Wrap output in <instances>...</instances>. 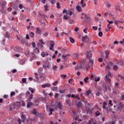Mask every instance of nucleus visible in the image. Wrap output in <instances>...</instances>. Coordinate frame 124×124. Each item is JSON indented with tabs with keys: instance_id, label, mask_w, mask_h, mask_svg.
Returning <instances> with one entry per match:
<instances>
[{
	"instance_id": "34",
	"label": "nucleus",
	"mask_w": 124,
	"mask_h": 124,
	"mask_svg": "<svg viewBox=\"0 0 124 124\" xmlns=\"http://www.w3.org/2000/svg\"><path fill=\"white\" fill-rule=\"evenodd\" d=\"M20 104H22V106H26V104L25 103V102H24V101H20Z\"/></svg>"
},
{
	"instance_id": "64",
	"label": "nucleus",
	"mask_w": 124,
	"mask_h": 124,
	"mask_svg": "<svg viewBox=\"0 0 124 124\" xmlns=\"http://www.w3.org/2000/svg\"><path fill=\"white\" fill-rule=\"evenodd\" d=\"M30 93L29 91H27L26 93H25V95H29V94H30Z\"/></svg>"
},
{
	"instance_id": "36",
	"label": "nucleus",
	"mask_w": 124,
	"mask_h": 124,
	"mask_svg": "<svg viewBox=\"0 0 124 124\" xmlns=\"http://www.w3.org/2000/svg\"><path fill=\"white\" fill-rule=\"evenodd\" d=\"M29 91H30V92H31V93H34V91H33V90L31 88V87H30L29 88Z\"/></svg>"
},
{
	"instance_id": "57",
	"label": "nucleus",
	"mask_w": 124,
	"mask_h": 124,
	"mask_svg": "<svg viewBox=\"0 0 124 124\" xmlns=\"http://www.w3.org/2000/svg\"><path fill=\"white\" fill-rule=\"evenodd\" d=\"M69 24H73V20H72V19H70L69 20Z\"/></svg>"
},
{
	"instance_id": "40",
	"label": "nucleus",
	"mask_w": 124,
	"mask_h": 124,
	"mask_svg": "<svg viewBox=\"0 0 124 124\" xmlns=\"http://www.w3.org/2000/svg\"><path fill=\"white\" fill-rule=\"evenodd\" d=\"M31 55L32 56V58L31 59V60H33V59H34V58H35V55H34V53H31Z\"/></svg>"
},
{
	"instance_id": "59",
	"label": "nucleus",
	"mask_w": 124,
	"mask_h": 124,
	"mask_svg": "<svg viewBox=\"0 0 124 124\" xmlns=\"http://www.w3.org/2000/svg\"><path fill=\"white\" fill-rule=\"evenodd\" d=\"M119 22H120V21H116L115 22V24L117 26L118 28V24H119Z\"/></svg>"
},
{
	"instance_id": "7",
	"label": "nucleus",
	"mask_w": 124,
	"mask_h": 124,
	"mask_svg": "<svg viewBox=\"0 0 124 124\" xmlns=\"http://www.w3.org/2000/svg\"><path fill=\"white\" fill-rule=\"evenodd\" d=\"M14 50L16 51V52H20V51H22V50H23V48L19 46H16L14 48Z\"/></svg>"
},
{
	"instance_id": "50",
	"label": "nucleus",
	"mask_w": 124,
	"mask_h": 124,
	"mask_svg": "<svg viewBox=\"0 0 124 124\" xmlns=\"http://www.w3.org/2000/svg\"><path fill=\"white\" fill-rule=\"evenodd\" d=\"M98 35L100 37H101L102 36V31L99 32Z\"/></svg>"
},
{
	"instance_id": "63",
	"label": "nucleus",
	"mask_w": 124,
	"mask_h": 124,
	"mask_svg": "<svg viewBox=\"0 0 124 124\" xmlns=\"http://www.w3.org/2000/svg\"><path fill=\"white\" fill-rule=\"evenodd\" d=\"M32 46H33V48H35V46H36V45H35V43L33 42V43H32Z\"/></svg>"
},
{
	"instance_id": "32",
	"label": "nucleus",
	"mask_w": 124,
	"mask_h": 124,
	"mask_svg": "<svg viewBox=\"0 0 124 124\" xmlns=\"http://www.w3.org/2000/svg\"><path fill=\"white\" fill-rule=\"evenodd\" d=\"M21 43H22V44H25L26 43V40H25V39H22L21 40Z\"/></svg>"
},
{
	"instance_id": "54",
	"label": "nucleus",
	"mask_w": 124,
	"mask_h": 124,
	"mask_svg": "<svg viewBox=\"0 0 124 124\" xmlns=\"http://www.w3.org/2000/svg\"><path fill=\"white\" fill-rule=\"evenodd\" d=\"M24 6H23L22 4H19V8L20 9H22V8H23Z\"/></svg>"
},
{
	"instance_id": "52",
	"label": "nucleus",
	"mask_w": 124,
	"mask_h": 124,
	"mask_svg": "<svg viewBox=\"0 0 124 124\" xmlns=\"http://www.w3.org/2000/svg\"><path fill=\"white\" fill-rule=\"evenodd\" d=\"M67 56H68V55H67V54H66V55H62V58H63V59H66V57H67Z\"/></svg>"
},
{
	"instance_id": "46",
	"label": "nucleus",
	"mask_w": 124,
	"mask_h": 124,
	"mask_svg": "<svg viewBox=\"0 0 124 124\" xmlns=\"http://www.w3.org/2000/svg\"><path fill=\"white\" fill-rule=\"evenodd\" d=\"M32 97H33V95H32V94H31L30 95V98H29L30 100H29V101H31V99H32Z\"/></svg>"
},
{
	"instance_id": "45",
	"label": "nucleus",
	"mask_w": 124,
	"mask_h": 124,
	"mask_svg": "<svg viewBox=\"0 0 124 124\" xmlns=\"http://www.w3.org/2000/svg\"><path fill=\"white\" fill-rule=\"evenodd\" d=\"M4 37L5 38H8V37H9V36H8V32H6V34L4 35Z\"/></svg>"
},
{
	"instance_id": "55",
	"label": "nucleus",
	"mask_w": 124,
	"mask_h": 124,
	"mask_svg": "<svg viewBox=\"0 0 124 124\" xmlns=\"http://www.w3.org/2000/svg\"><path fill=\"white\" fill-rule=\"evenodd\" d=\"M62 36H63V34H66V35H67V33H65V32H62L61 33Z\"/></svg>"
},
{
	"instance_id": "35",
	"label": "nucleus",
	"mask_w": 124,
	"mask_h": 124,
	"mask_svg": "<svg viewBox=\"0 0 124 124\" xmlns=\"http://www.w3.org/2000/svg\"><path fill=\"white\" fill-rule=\"evenodd\" d=\"M60 4V2L57 3V6H56L57 8H58V9L61 8V5Z\"/></svg>"
},
{
	"instance_id": "25",
	"label": "nucleus",
	"mask_w": 124,
	"mask_h": 124,
	"mask_svg": "<svg viewBox=\"0 0 124 124\" xmlns=\"http://www.w3.org/2000/svg\"><path fill=\"white\" fill-rule=\"evenodd\" d=\"M118 68H119V67H118V65H114L113 66V70H118Z\"/></svg>"
},
{
	"instance_id": "15",
	"label": "nucleus",
	"mask_w": 124,
	"mask_h": 124,
	"mask_svg": "<svg viewBox=\"0 0 124 124\" xmlns=\"http://www.w3.org/2000/svg\"><path fill=\"white\" fill-rule=\"evenodd\" d=\"M54 111H55V109H54V108H49V112H50L49 113V115L50 116V115H52V114H53V112H54Z\"/></svg>"
},
{
	"instance_id": "6",
	"label": "nucleus",
	"mask_w": 124,
	"mask_h": 124,
	"mask_svg": "<svg viewBox=\"0 0 124 124\" xmlns=\"http://www.w3.org/2000/svg\"><path fill=\"white\" fill-rule=\"evenodd\" d=\"M123 108H124V104H122V103H120L118 106V110L119 111H122Z\"/></svg>"
},
{
	"instance_id": "28",
	"label": "nucleus",
	"mask_w": 124,
	"mask_h": 124,
	"mask_svg": "<svg viewBox=\"0 0 124 124\" xmlns=\"http://www.w3.org/2000/svg\"><path fill=\"white\" fill-rule=\"evenodd\" d=\"M61 78H62V79H65V78L67 77V76H66V75H61Z\"/></svg>"
},
{
	"instance_id": "22",
	"label": "nucleus",
	"mask_w": 124,
	"mask_h": 124,
	"mask_svg": "<svg viewBox=\"0 0 124 124\" xmlns=\"http://www.w3.org/2000/svg\"><path fill=\"white\" fill-rule=\"evenodd\" d=\"M20 64H21L22 65L25 64V60L22 59L20 62Z\"/></svg>"
},
{
	"instance_id": "47",
	"label": "nucleus",
	"mask_w": 124,
	"mask_h": 124,
	"mask_svg": "<svg viewBox=\"0 0 124 124\" xmlns=\"http://www.w3.org/2000/svg\"><path fill=\"white\" fill-rule=\"evenodd\" d=\"M66 103H67L68 105H70V101L69 100H66Z\"/></svg>"
},
{
	"instance_id": "62",
	"label": "nucleus",
	"mask_w": 124,
	"mask_h": 124,
	"mask_svg": "<svg viewBox=\"0 0 124 124\" xmlns=\"http://www.w3.org/2000/svg\"><path fill=\"white\" fill-rule=\"evenodd\" d=\"M58 96H59V93H56L55 95V98H58Z\"/></svg>"
},
{
	"instance_id": "44",
	"label": "nucleus",
	"mask_w": 124,
	"mask_h": 124,
	"mask_svg": "<svg viewBox=\"0 0 124 124\" xmlns=\"http://www.w3.org/2000/svg\"><path fill=\"white\" fill-rule=\"evenodd\" d=\"M15 92H12V93H11L10 95H11V97H12V96H14V95H15Z\"/></svg>"
},
{
	"instance_id": "20",
	"label": "nucleus",
	"mask_w": 124,
	"mask_h": 124,
	"mask_svg": "<svg viewBox=\"0 0 124 124\" xmlns=\"http://www.w3.org/2000/svg\"><path fill=\"white\" fill-rule=\"evenodd\" d=\"M81 6H77V7H76V9H77V10H78V12H80V11H81Z\"/></svg>"
},
{
	"instance_id": "17",
	"label": "nucleus",
	"mask_w": 124,
	"mask_h": 124,
	"mask_svg": "<svg viewBox=\"0 0 124 124\" xmlns=\"http://www.w3.org/2000/svg\"><path fill=\"white\" fill-rule=\"evenodd\" d=\"M82 16L84 17V19L86 20V21L88 20V17L87 16V15L84 13L82 14Z\"/></svg>"
},
{
	"instance_id": "37",
	"label": "nucleus",
	"mask_w": 124,
	"mask_h": 124,
	"mask_svg": "<svg viewBox=\"0 0 124 124\" xmlns=\"http://www.w3.org/2000/svg\"><path fill=\"white\" fill-rule=\"evenodd\" d=\"M58 83H59V81L58 80H56L53 83V86H57L58 85Z\"/></svg>"
},
{
	"instance_id": "60",
	"label": "nucleus",
	"mask_w": 124,
	"mask_h": 124,
	"mask_svg": "<svg viewBox=\"0 0 124 124\" xmlns=\"http://www.w3.org/2000/svg\"><path fill=\"white\" fill-rule=\"evenodd\" d=\"M79 31V28L78 27L76 28L75 29V32H77V31Z\"/></svg>"
},
{
	"instance_id": "23",
	"label": "nucleus",
	"mask_w": 124,
	"mask_h": 124,
	"mask_svg": "<svg viewBox=\"0 0 124 124\" xmlns=\"http://www.w3.org/2000/svg\"><path fill=\"white\" fill-rule=\"evenodd\" d=\"M70 41L71 43H74V42H75L74 39L71 37H70Z\"/></svg>"
},
{
	"instance_id": "10",
	"label": "nucleus",
	"mask_w": 124,
	"mask_h": 124,
	"mask_svg": "<svg viewBox=\"0 0 124 124\" xmlns=\"http://www.w3.org/2000/svg\"><path fill=\"white\" fill-rule=\"evenodd\" d=\"M85 40H89V38L87 35L82 37V41H83V42H85Z\"/></svg>"
},
{
	"instance_id": "58",
	"label": "nucleus",
	"mask_w": 124,
	"mask_h": 124,
	"mask_svg": "<svg viewBox=\"0 0 124 124\" xmlns=\"http://www.w3.org/2000/svg\"><path fill=\"white\" fill-rule=\"evenodd\" d=\"M93 30H94V31H97V27H96V26H93Z\"/></svg>"
},
{
	"instance_id": "42",
	"label": "nucleus",
	"mask_w": 124,
	"mask_h": 124,
	"mask_svg": "<svg viewBox=\"0 0 124 124\" xmlns=\"http://www.w3.org/2000/svg\"><path fill=\"white\" fill-rule=\"evenodd\" d=\"M78 107H81L82 106V103L81 102H79L77 105Z\"/></svg>"
},
{
	"instance_id": "18",
	"label": "nucleus",
	"mask_w": 124,
	"mask_h": 124,
	"mask_svg": "<svg viewBox=\"0 0 124 124\" xmlns=\"http://www.w3.org/2000/svg\"><path fill=\"white\" fill-rule=\"evenodd\" d=\"M32 102H28L27 103V108H30L31 107V106H32Z\"/></svg>"
},
{
	"instance_id": "56",
	"label": "nucleus",
	"mask_w": 124,
	"mask_h": 124,
	"mask_svg": "<svg viewBox=\"0 0 124 124\" xmlns=\"http://www.w3.org/2000/svg\"><path fill=\"white\" fill-rule=\"evenodd\" d=\"M44 8H45V10H46V11H47V8H48V5H45L44 6Z\"/></svg>"
},
{
	"instance_id": "1",
	"label": "nucleus",
	"mask_w": 124,
	"mask_h": 124,
	"mask_svg": "<svg viewBox=\"0 0 124 124\" xmlns=\"http://www.w3.org/2000/svg\"><path fill=\"white\" fill-rule=\"evenodd\" d=\"M92 57H93V54L91 51H89L86 55V59L89 60V62H88V66L89 67H91V66H93V59H91Z\"/></svg>"
},
{
	"instance_id": "41",
	"label": "nucleus",
	"mask_w": 124,
	"mask_h": 124,
	"mask_svg": "<svg viewBox=\"0 0 124 124\" xmlns=\"http://www.w3.org/2000/svg\"><path fill=\"white\" fill-rule=\"evenodd\" d=\"M88 28H86L84 31H83V32H84V33H88Z\"/></svg>"
},
{
	"instance_id": "21",
	"label": "nucleus",
	"mask_w": 124,
	"mask_h": 124,
	"mask_svg": "<svg viewBox=\"0 0 124 124\" xmlns=\"http://www.w3.org/2000/svg\"><path fill=\"white\" fill-rule=\"evenodd\" d=\"M50 89L51 91H57L58 90V87H52Z\"/></svg>"
},
{
	"instance_id": "49",
	"label": "nucleus",
	"mask_w": 124,
	"mask_h": 124,
	"mask_svg": "<svg viewBox=\"0 0 124 124\" xmlns=\"http://www.w3.org/2000/svg\"><path fill=\"white\" fill-rule=\"evenodd\" d=\"M65 92V90H59V93H63Z\"/></svg>"
},
{
	"instance_id": "5",
	"label": "nucleus",
	"mask_w": 124,
	"mask_h": 124,
	"mask_svg": "<svg viewBox=\"0 0 124 124\" xmlns=\"http://www.w3.org/2000/svg\"><path fill=\"white\" fill-rule=\"evenodd\" d=\"M49 64L50 62H49L48 61H46L45 62V64L43 65V67H45V68H49Z\"/></svg>"
},
{
	"instance_id": "48",
	"label": "nucleus",
	"mask_w": 124,
	"mask_h": 124,
	"mask_svg": "<svg viewBox=\"0 0 124 124\" xmlns=\"http://www.w3.org/2000/svg\"><path fill=\"white\" fill-rule=\"evenodd\" d=\"M22 81L23 83H26V82H27V79L26 78H22Z\"/></svg>"
},
{
	"instance_id": "30",
	"label": "nucleus",
	"mask_w": 124,
	"mask_h": 124,
	"mask_svg": "<svg viewBox=\"0 0 124 124\" xmlns=\"http://www.w3.org/2000/svg\"><path fill=\"white\" fill-rule=\"evenodd\" d=\"M85 94L88 96L89 94H91V91H86Z\"/></svg>"
},
{
	"instance_id": "39",
	"label": "nucleus",
	"mask_w": 124,
	"mask_h": 124,
	"mask_svg": "<svg viewBox=\"0 0 124 124\" xmlns=\"http://www.w3.org/2000/svg\"><path fill=\"white\" fill-rule=\"evenodd\" d=\"M4 5H6V1H2V6H4Z\"/></svg>"
},
{
	"instance_id": "33",
	"label": "nucleus",
	"mask_w": 124,
	"mask_h": 124,
	"mask_svg": "<svg viewBox=\"0 0 124 124\" xmlns=\"http://www.w3.org/2000/svg\"><path fill=\"white\" fill-rule=\"evenodd\" d=\"M100 81V78L98 77V78H95V82H99Z\"/></svg>"
},
{
	"instance_id": "38",
	"label": "nucleus",
	"mask_w": 124,
	"mask_h": 124,
	"mask_svg": "<svg viewBox=\"0 0 124 124\" xmlns=\"http://www.w3.org/2000/svg\"><path fill=\"white\" fill-rule=\"evenodd\" d=\"M63 19H64V20H68V16H67V15H64L63 16Z\"/></svg>"
},
{
	"instance_id": "16",
	"label": "nucleus",
	"mask_w": 124,
	"mask_h": 124,
	"mask_svg": "<svg viewBox=\"0 0 124 124\" xmlns=\"http://www.w3.org/2000/svg\"><path fill=\"white\" fill-rule=\"evenodd\" d=\"M32 113L35 116H38V112H36V109H34V110L32 111Z\"/></svg>"
},
{
	"instance_id": "12",
	"label": "nucleus",
	"mask_w": 124,
	"mask_h": 124,
	"mask_svg": "<svg viewBox=\"0 0 124 124\" xmlns=\"http://www.w3.org/2000/svg\"><path fill=\"white\" fill-rule=\"evenodd\" d=\"M106 105H107V103L106 102H104L103 105V109H106V110H107V112H108L109 110H108V108H106Z\"/></svg>"
},
{
	"instance_id": "26",
	"label": "nucleus",
	"mask_w": 124,
	"mask_h": 124,
	"mask_svg": "<svg viewBox=\"0 0 124 124\" xmlns=\"http://www.w3.org/2000/svg\"><path fill=\"white\" fill-rule=\"evenodd\" d=\"M83 81L85 83H88V81H89V78L86 77L84 78Z\"/></svg>"
},
{
	"instance_id": "11",
	"label": "nucleus",
	"mask_w": 124,
	"mask_h": 124,
	"mask_svg": "<svg viewBox=\"0 0 124 124\" xmlns=\"http://www.w3.org/2000/svg\"><path fill=\"white\" fill-rule=\"evenodd\" d=\"M79 55L77 53L74 54L73 55V58L75 59V60H77L79 58Z\"/></svg>"
},
{
	"instance_id": "51",
	"label": "nucleus",
	"mask_w": 124,
	"mask_h": 124,
	"mask_svg": "<svg viewBox=\"0 0 124 124\" xmlns=\"http://www.w3.org/2000/svg\"><path fill=\"white\" fill-rule=\"evenodd\" d=\"M99 115H100V113L99 112V111H97L95 112V115H96V116H99Z\"/></svg>"
},
{
	"instance_id": "4",
	"label": "nucleus",
	"mask_w": 124,
	"mask_h": 124,
	"mask_svg": "<svg viewBox=\"0 0 124 124\" xmlns=\"http://www.w3.org/2000/svg\"><path fill=\"white\" fill-rule=\"evenodd\" d=\"M54 45H55V42H54V41H51L49 50L51 51H54Z\"/></svg>"
},
{
	"instance_id": "3",
	"label": "nucleus",
	"mask_w": 124,
	"mask_h": 124,
	"mask_svg": "<svg viewBox=\"0 0 124 124\" xmlns=\"http://www.w3.org/2000/svg\"><path fill=\"white\" fill-rule=\"evenodd\" d=\"M111 76L110 73H108L107 75L105 76V82H108V83H111V79L109 78Z\"/></svg>"
},
{
	"instance_id": "8",
	"label": "nucleus",
	"mask_w": 124,
	"mask_h": 124,
	"mask_svg": "<svg viewBox=\"0 0 124 124\" xmlns=\"http://www.w3.org/2000/svg\"><path fill=\"white\" fill-rule=\"evenodd\" d=\"M27 116L26 114H22L21 118V122H23V123H25V121L26 120V118Z\"/></svg>"
},
{
	"instance_id": "2",
	"label": "nucleus",
	"mask_w": 124,
	"mask_h": 124,
	"mask_svg": "<svg viewBox=\"0 0 124 124\" xmlns=\"http://www.w3.org/2000/svg\"><path fill=\"white\" fill-rule=\"evenodd\" d=\"M13 106L14 107V109H15V107H17V108H20L21 107V103L20 102H16V103H14L13 104Z\"/></svg>"
},
{
	"instance_id": "31",
	"label": "nucleus",
	"mask_w": 124,
	"mask_h": 124,
	"mask_svg": "<svg viewBox=\"0 0 124 124\" xmlns=\"http://www.w3.org/2000/svg\"><path fill=\"white\" fill-rule=\"evenodd\" d=\"M30 36H31V37L32 38L33 36H34V33L32 32H31L30 33Z\"/></svg>"
},
{
	"instance_id": "27",
	"label": "nucleus",
	"mask_w": 124,
	"mask_h": 124,
	"mask_svg": "<svg viewBox=\"0 0 124 124\" xmlns=\"http://www.w3.org/2000/svg\"><path fill=\"white\" fill-rule=\"evenodd\" d=\"M81 68H82V65H81V64L79 65H78L77 67H75V69L78 70V69H80Z\"/></svg>"
},
{
	"instance_id": "43",
	"label": "nucleus",
	"mask_w": 124,
	"mask_h": 124,
	"mask_svg": "<svg viewBox=\"0 0 124 124\" xmlns=\"http://www.w3.org/2000/svg\"><path fill=\"white\" fill-rule=\"evenodd\" d=\"M34 51H35V52H37L38 53H40L39 49H38V48H37V47H36L34 49Z\"/></svg>"
},
{
	"instance_id": "29",
	"label": "nucleus",
	"mask_w": 124,
	"mask_h": 124,
	"mask_svg": "<svg viewBox=\"0 0 124 124\" xmlns=\"http://www.w3.org/2000/svg\"><path fill=\"white\" fill-rule=\"evenodd\" d=\"M102 88H103V90L104 91V92H106L107 91V87H106V85H103L102 86Z\"/></svg>"
},
{
	"instance_id": "19",
	"label": "nucleus",
	"mask_w": 124,
	"mask_h": 124,
	"mask_svg": "<svg viewBox=\"0 0 124 124\" xmlns=\"http://www.w3.org/2000/svg\"><path fill=\"white\" fill-rule=\"evenodd\" d=\"M36 31L37 33H38L39 34H41V30L39 29L38 27L37 28Z\"/></svg>"
},
{
	"instance_id": "24",
	"label": "nucleus",
	"mask_w": 124,
	"mask_h": 124,
	"mask_svg": "<svg viewBox=\"0 0 124 124\" xmlns=\"http://www.w3.org/2000/svg\"><path fill=\"white\" fill-rule=\"evenodd\" d=\"M52 69L54 70V71H57L58 69V66L57 65H54L52 67Z\"/></svg>"
},
{
	"instance_id": "53",
	"label": "nucleus",
	"mask_w": 124,
	"mask_h": 124,
	"mask_svg": "<svg viewBox=\"0 0 124 124\" xmlns=\"http://www.w3.org/2000/svg\"><path fill=\"white\" fill-rule=\"evenodd\" d=\"M39 42H41V44H43V45H44V44H45V43H44V42H43V40L42 39L39 40Z\"/></svg>"
},
{
	"instance_id": "61",
	"label": "nucleus",
	"mask_w": 124,
	"mask_h": 124,
	"mask_svg": "<svg viewBox=\"0 0 124 124\" xmlns=\"http://www.w3.org/2000/svg\"><path fill=\"white\" fill-rule=\"evenodd\" d=\"M63 13H66V14H68V12H67V11L66 10H63Z\"/></svg>"
},
{
	"instance_id": "9",
	"label": "nucleus",
	"mask_w": 124,
	"mask_h": 124,
	"mask_svg": "<svg viewBox=\"0 0 124 124\" xmlns=\"http://www.w3.org/2000/svg\"><path fill=\"white\" fill-rule=\"evenodd\" d=\"M41 55L43 58H45L46 56H48L49 54L47 52H42Z\"/></svg>"
},
{
	"instance_id": "13",
	"label": "nucleus",
	"mask_w": 124,
	"mask_h": 124,
	"mask_svg": "<svg viewBox=\"0 0 124 124\" xmlns=\"http://www.w3.org/2000/svg\"><path fill=\"white\" fill-rule=\"evenodd\" d=\"M46 87H51V84H49V83H46V84H43L42 85V87L43 88H46Z\"/></svg>"
},
{
	"instance_id": "14",
	"label": "nucleus",
	"mask_w": 124,
	"mask_h": 124,
	"mask_svg": "<svg viewBox=\"0 0 124 124\" xmlns=\"http://www.w3.org/2000/svg\"><path fill=\"white\" fill-rule=\"evenodd\" d=\"M58 106V108L60 110H62V103L61 102H59L57 104Z\"/></svg>"
}]
</instances>
